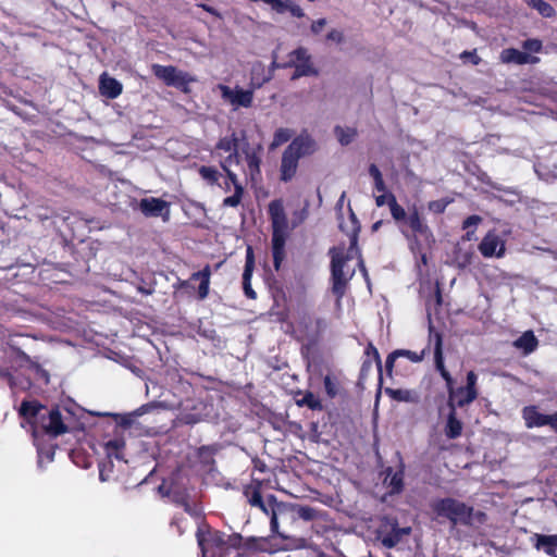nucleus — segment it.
<instances>
[{"instance_id": "nucleus-2", "label": "nucleus", "mask_w": 557, "mask_h": 557, "mask_svg": "<svg viewBox=\"0 0 557 557\" xmlns=\"http://www.w3.org/2000/svg\"><path fill=\"white\" fill-rule=\"evenodd\" d=\"M18 413L27 422L35 425L33 435L38 441V434L41 431L52 437H57L67 432L59 409L47 410L37 400H23Z\"/></svg>"}, {"instance_id": "nucleus-15", "label": "nucleus", "mask_w": 557, "mask_h": 557, "mask_svg": "<svg viewBox=\"0 0 557 557\" xmlns=\"http://www.w3.org/2000/svg\"><path fill=\"white\" fill-rule=\"evenodd\" d=\"M299 158L289 149H285L281 161V180L289 182L296 174Z\"/></svg>"}, {"instance_id": "nucleus-52", "label": "nucleus", "mask_w": 557, "mask_h": 557, "mask_svg": "<svg viewBox=\"0 0 557 557\" xmlns=\"http://www.w3.org/2000/svg\"><path fill=\"white\" fill-rule=\"evenodd\" d=\"M323 383L326 394L332 398L335 397L337 394V387L336 384L333 382L332 377L330 375H326L323 380Z\"/></svg>"}, {"instance_id": "nucleus-4", "label": "nucleus", "mask_w": 557, "mask_h": 557, "mask_svg": "<svg viewBox=\"0 0 557 557\" xmlns=\"http://www.w3.org/2000/svg\"><path fill=\"white\" fill-rule=\"evenodd\" d=\"M431 508L437 517L449 520L453 527H473L483 523L486 518L484 512L475 511L472 506L453 497L436 499L431 504Z\"/></svg>"}, {"instance_id": "nucleus-59", "label": "nucleus", "mask_w": 557, "mask_h": 557, "mask_svg": "<svg viewBox=\"0 0 557 557\" xmlns=\"http://www.w3.org/2000/svg\"><path fill=\"white\" fill-rule=\"evenodd\" d=\"M286 11H289L292 13V15L296 16V17L304 16L302 9L299 5L289 3V0L286 1V9L284 10V12H286Z\"/></svg>"}, {"instance_id": "nucleus-39", "label": "nucleus", "mask_w": 557, "mask_h": 557, "mask_svg": "<svg viewBox=\"0 0 557 557\" xmlns=\"http://www.w3.org/2000/svg\"><path fill=\"white\" fill-rule=\"evenodd\" d=\"M293 136V131L289 128H278L275 131L271 148L278 147L287 143Z\"/></svg>"}, {"instance_id": "nucleus-27", "label": "nucleus", "mask_w": 557, "mask_h": 557, "mask_svg": "<svg viewBox=\"0 0 557 557\" xmlns=\"http://www.w3.org/2000/svg\"><path fill=\"white\" fill-rule=\"evenodd\" d=\"M430 337L434 341V359L435 368L440 373L446 372L443 358V339L440 333L432 334V327H430Z\"/></svg>"}, {"instance_id": "nucleus-29", "label": "nucleus", "mask_w": 557, "mask_h": 557, "mask_svg": "<svg viewBox=\"0 0 557 557\" xmlns=\"http://www.w3.org/2000/svg\"><path fill=\"white\" fill-rule=\"evenodd\" d=\"M245 148H243V153L245 154V159L247 162V166L249 169V173L251 178L253 180L256 175L260 174V163L261 159L258 153L249 148V144L245 143Z\"/></svg>"}, {"instance_id": "nucleus-8", "label": "nucleus", "mask_w": 557, "mask_h": 557, "mask_svg": "<svg viewBox=\"0 0 557 557\" xmlns=\"http://www.w3.org/2000/svg\"><path fill=\"white\" fill-rule=\"evenodd\" d=\"M288 65L295 67L292 79L318 74V72L311 65L310 55L305 48H298L290 53Z\"/></svg>"}, {"instance_id": "nucleus-11", "label": "nucleus", "mask_w": 557, "mask_h": 557, "mask_svg": "<svg viewBox=\"0 0 557 557\" xmlns=\"http://www.w3.org/2000/svg\"><path fill=\"white\" fill-rule=\"evenodd\" d=\"M223 98L227 99L232 104L243 108H249L253 100V89H242L236 87L231 89L227 86H221Z\"/></svg>"}, {"instance_id": "nucleus-48", "label": "nucleus", "mask_w": 557, "mask_h": 557, "mask_svg": "<svg viewBox=\"0 0 557 557\" xmlns=\"http://www.w3.org/2000/svg\"><path fill=\"white\" fill-rule=\"evenodd\" d=\"M162 407V404L161 403H158V401H151V403H148V404H145L143 406H140L139 408H137L135 411H133V416L134 417H141L148 412H150L151 410L153 409H157V408H160Z\"/></svg>"}, {"instance_id": "nucleus-41", "label": "nucleus", "mask_w": 557, "mask_h": 557, "mask_svg": "<svg viewBox=\"0 0 557 557\" xmlns=\"http://www.w3.org/2000/svg\"><path fill=\"white\" fill-rule=\"evenodd\" d=\"M244 195V187L242 185H236V188H234V194L230 197L224 198L223 206L224 207H237L243 198Z\"/></svg>"}, {"instance_id": "nucleus-7", "label": "nucleus", "mask_w": 557, "mask_h": 557, "mask_svg": "<svg viewBox=\"0 0 557 557\" xmlns=\"http://www.w3.org/2000/svg\"><path fill=\"white\" fill-rule=\"evenodd\" d=\"M152 72L168 86L183 87L195 82V78L191 77L188 73L180 71L171 65L153 64Z\"/></svg>"}, {"instance_id": "nucleus-10", "label": "nucleus", "mask_w": 557, "mask_h": 557, "mask_svg": "<svg viewBox=\"0 0 557 557\" xmlns=\"http://www.w3.org/2000/svg\"><path fill=\"white\" fill-rule=\"evenodd\" d=\"M287 149L300 159L314 153L318 150V144L314 138L305 131L292 140Z\"/></svg>"}, {"instance_id": "nucleus-5", "label": "nucleus", "mask_w": 557, "mask_h": 557, "mask_svg": "<svg viewBox=\"0 0 557 557\" xmlns=\"http://www.w3.org/2000/svg\"><path fill=\"white\" fill-rule=\"evenodd\" d=\"M268 213L272 227V256L273 265L276 271L281 269V264L286 257L285 243L288 237V220L281 199L272 200L269 203Z\"/></svg>"}, {"instance_id": "nucleus-16", "label": "nucleus", "mask_w": 557, "mask_h": 557, "mask_svg": "<svg viewBox=\"0 0 557 557\" xmlns=\"http://www.w3.org/2000/svg\"><path fill=\"white\" fill-rule=\"evenodd\" d=\"M500 59L504 63L528 64L533 63L537 58L518 49L509 48L502 51Z\"/></svg>"}, {"instance_id": "nucleus-63", "label": "nucleus", "mask_w": 557, "mask_h": 557, "mask_svg": "<svg viewBox=\"0 0 557 557\" xmlns=\"http://www.w3.org/2000/svg\"><path fill=\"white\" fill-rule=\"evenodd\" d=\"M460 57L461 59H470L473 64H479V62L481 61V59L476 55L475 52L463 51L460 54Z\"/></svg>"}, {"instance_id": "nucleus-28", "label": "nucleus", "mask_w": 557, "mask_h": 557, "mask_svg": "<svg viewBox=\"0 0 557 557\" xmlns=\"http://www.w3.org/2000/svg\"><path fill=\"white\" fill-rule=\"evenodd\" d=\"M385 394L388 395L392 399L396 401L403 403H418L419 396L416 392L410 389H401V388H385Z\"/></svg>"}, {"instance_id": "nucleus-1", "label": "nucleus", "mask_w": 557, "mask_h": 557, "mask_svg": "<svg viewBox=\"0 0 557 557\" xmlns=\"http://www.w3.org/2000/svg\"><path fill=\"white\" fill-rule=\"evenodd\" d=\"M339 227L349 237V248L345 252L342 247H333L330 249L331 261V281L332 293L336 296L339 302L344 297L349 281L355 275V268L348 264V261L355 257H360L358 248V235L360 232V223L356 214L350 210L349 220L346 224L341 223Z\"/></svg>"}, {"instance_id": "nucleus-22", "label": "nucleus", "mask_w": 557, "mask_h": 557, "mask_svg": "<svg viewBox=\"0 0 557 557\" xmlns=\"http://www.w3.org/2000/svg\"><path fill=\"white\" fill-rule=\"evenodd\" d=\"M522 416L529 429L546 425L547 414L539 412L535 406L524 407Z\"/></svg>"}, {"instance_id": "nucleus-57", "label": "nucleus", "mask_w": 557, "mask_h": 557, "mask_svg": "<svg viewBox=\"0 0 557 557\" xmlns=\"http://www.w3.org/2000/svg\"><path fill=\"white\" fill-rule=\"evenodd\" d=\"M308 215L307 209H302L300 211L294 212V220L292 222V228L297 227L300 223H302Z\"/></svg>"}, {"instance_id": "nucleus-23", "label": "nucleus", "mask_w": 557, "mask_h": 557, "mask_svg": "<svg viewBox=\"0 0 557 557\" xmlns=\"http://www.w3.org/2000/svg\"><path fill=\"white\" fill-rule=\"evenodd\" d=\"M410 533V527L399 528L395 524L392 527L391 532L382 537L381 543L386 548H393L401 541L403 536L409 535Z\"/></svg>"}, {"instance_id": "nucleus-3", "label": "nucleus", "mask_w": 557, "mask_h": 557, "mask_svg": "<svg viewBox=\"0 0 557 557\" xmlns=\"http://www.w3.org/2000/svg\"><path fill=\"white\" fill-rule=\"evenodd\" d=\"M201 557H244L238 549L244 539L238 533L224 534L199 527L196 533Z\"/></svg>"}, {"instance_id": "nucleus-61", "label": "nucleus", "mask_w": 557, "mask_h": 557, "mask_svg": "<svg viewBox=\"0 0 557 557\" xmlns=\"http://www.w3.org/2000/svg\"><path fill=\"white\" fill-rule=\"evenodd\" d=\"M325 25H326V20L319 18L312 23L311 30L314 34H319Z\"/></svg>"}, {"instance_id": "nucleus-53", "label": "nucleus", "mask_w": 557, "mask_h": 557, "mask_svg": "<svg viewBox=\"0 0 557 557\" xmlns=\"http://www.w3.org/2000/svg\"><path fill=\"white\" fill-rule=\"evenodd\" d=\"M0 379L7 381L11 389L16 388V379L11 374V372L8 369L0 368Z\"/></svg>"}, {"instance_id": "nucleus-19", "label": "nucleus", "mask_w": 557, "mask_h": 557, "mask_svg": "<svg viewBox=\"0 0 557 557\" xmlns=\"http://www.w3.org/2000/svg\"><path fill=\"white\" fill-rule=\"evenodd\" d=\"M388 207L393 219L399 226L400 232L405 236H407L405 223L408 219L409 213H407L405 209L397 202L396 197L392 193L388 194Z\"/></svg>"}, {"instance_id": "nucleus-56", "label": "nucleus", "mask_w": 557, "mask_h": 557, "mask_svg": "<svg viewBox=\"0 0 557 557\" xmlns=\"http://www.w3.org/2000/svg\"><path fill=\"white\" fill-rule=\"evenodd\" d=\"M523 48L530 52H539L542 49V42L537 39H528L523 42Z\"/></svg>"}, {"instance_id": "nucleus-42", "label": "nucleus", "mask_w": 557, "mask_h": 557, "mask_svg": "<svg viewBox=\"0 0 557 557\" xmlns=\"http://www.w3.org/2000/svg\"><path fill=\"white\" fill-rule=\"evenodd\" d=\"M453 395H454V406L455 408L456 407H465L469 404H471L472 401H466V399H468V389H465L463 387H458L456 389L453 391Z\"/></svg>"}, {"instance_id": "nucleus-47", "label": "nucleus", "mask_w": 557, "mask_h": 557, "mask_svg": "<svg viewBox=\"0 0 557 557\" xmlns=\"http://www.w3.org/2000/svg\"><path fill=\"white\" fill-rule=\"evenodd\" d=\"M240 163V154L238 151V148L235 151L230 152V154L221 161V168L226 169L231 168L233 164H239Z\"/></svg>"}, {"instance_id": "nucleus-9", "label": "nucleus", "mask_w": 557, "mask_h": 557, "mask_svg": "<svg viewBox=\"0 0 557 557\" xmlns=\"http://www.w3.org/2000/svg\"><path fill=\"white\" fill-rule=\"evenodd\" d=\"M405 230H408L414 235L417 238H421L426 243L433 242V234L424 219L419 214L418 209L412 207L409 210L408 219L405 223Z\"/></svg>"}, {"instance_id": "nucleus-38", "label": "nucleus", "mask_w": 557, "mask_h": 557, "mask_svg": "<svg viewBox=\"0 0 557 557\" xmlns=\"http://www.w3.org/2000/svg\"><path fill=\"white\" fill-rule=\"evenodd\" d=\"M476 380L478 376L473 371L467 373V385L462 387L468 389V401H474L478 397Z\"/></svg>"}, {"instance_id": "nucleus-17", "label": "nucleus", "mask_w": 557, "mask_h": 557, "mask_svg": "<svg viewBox=\"0 0 557 557\" xmlns=\"http://www.w3.org/2000/svg\"><path fill=\"white\" fill-rule=\"evenodd\" d=\"M447 404L450 410L445 425V435L450 440H455L461 435L462 423L457 419L454 401H448Z\"/></svg>"}, {"instance_id": "nucleus-21", "label": "nucleus", "mask_w": 557, "mask_h": 557, "mask_svg": "<svg viewBox=\"0 0 557 557\" xmlns=\"http://www.w3.org/2000/svg\"><path fill=\"white\" fill-rule=\"evenodd\" d=\"M211 270L209 265H206L202 270L191 274L188 281H200L198 287V297L203 300L209 294Z\"/></svg>"}, {"instance_id": "nucleus-62", "label": "nucleus", "mask_w": 557, "mask_h": 557, "mask_svg": "<svg viewBox=\"0 0 557 557\" xmlns=\"http://www.w3.org/2000/svg\"><path fill=\"white\" fill-rule=\"evenodd\" d=\"M223 170L227 175V182L232 183L234 185V188H236V185H242L237 180V175L234 172H232L230 168Z\"/></svg>"}, {"instance_id": "nucleus-24", "label": "nucleus", "mask_w": 557, "mask_h": 557, "mask_svg": "<svg viewBox=\"0 0 557 557\" xmlns=\"http://www.w3.org/2000/svg\"><path fill=\"white\" fill-rule=\"evenodd\" d=\"M537 345L539 341L532 331H525L513 342V346L522 350L524 355L533 352L537 348Z\"/></svg>"}, {"instance_id": "nucleus-64", "label": "nucleus", "mask_w": 557, "mask_h": 557, "mask_svg": "<svg viewBox=\"0 0 557 557\" xmlns=\"http://www.w3.org/2000/svg\"><path fill=\"white\" fill-rule=\"evenodd\" d=\"M546 425H549L557 433V412L547 414Z\"/></svg>"}, {"instance_id": "nucleus-40", "label": "nucleus", "mask_w": 557, "mask_h": 557, "mask_svg": "<svg viewBox=\"0 0 557 557\" xmlns=\"http://www.w3.org/2000/svg\"><path fill=\"white\" fill-rule=\"evenodd\" d=\"M200 176L209 184H216L221 174L212 166H201L199 169Z\"/></svg>"}, {"instance_id": "nucleus-20", "label": "nucleus", "mask_w": 557, "mask_h": 557, "mask_svg": "<svg viewBox=\"0 0 557 557\" xmlns=\"http://www.w3.org/2000/svg\"><path fill=\"white\" fill-rule=\"evenodd\" d=\"M272 79L271 71H265L262 63H256L251 67L250 87L255 89L261 88L265 83Z\"/></svg>"}, {"instance_id": "nucleus-12", "label": "nucleus", "mask_w": 557, "mask_h": 557, "mask_svg": "<svg viewBox=\"0 0 557 557\" xmlns=\"http://www.w3.org/2000/svg\"><path fill=\"white\" fill-rule=\"evenodd\" d=\"M479 250L485 258H499L504 255L505 247L499 236L490 232L480 243Z\"/></svg>"}, {"instance_id": "nucleus-35", "label": "nucleus", "mask_w": 557, "mask_h": 557, "mask_svg": "<svg viewBox=\"0 0 557 557\" xmlns=\"http://www.w3.org/2000/svg\"><path fill=\"white\" fill-rule=\"evenodd\" d=\"M238 141H239V138L236 136L235 133H233L231 136H225L223 138H221L215 148L218 150H223L225 152H232V151H235L237 148H238Z\"/></svg>"}, {"instance_id": "nucleus-55", "label": "nucleus", "mask_w": 557, "mask_h": 557, "mask_svg": "<svg viewBox=\"0 0 557 557\" xmlns=\"http://www.w3.org/2000/svg\"><path fill=\"white\" fill-rule=\"evenodd\" d=\"M441 376L445 380L446 386L448 389V401H454L453 391L454 388V380L448 371L441 373Z\"/></svg>"}, {"instance_id": "nucleus-37", "label": "nucleus", "mask_w": 557, "mask_h": 557, "mask_svg": "<svg viewBox=\"0 0 557 557\" xmlns=\"http://www.w3.org/2000/svg\"><path fill=\"white\" fill-rule=\"evenodd\" d=\"M37 445V454H38V461L37 465L39 468H42L44 461L52 462L54 459V448L52 446L45 447L40 446L38 443Z\"/></svg>"}, {"instance_id": "nucleus-58", "label": "nucleus", "mask_w": 557, "mask_h": 557, "mask_svg": "<svg viewBox=\"0 0 557 557\" xmlns=\"http://www.w3.org/2000/svg\"><path fill=\"white\" fill-rule=\"evenodd\" d=\"M482 221L481 216L473 214L469 215L462 223L463 230H469L470 227H475Z\"/></svg>"}, {"instance_id": "nucleus-34", "label": "nucleus", "mask_w": 557, "mask_h": 557, "mask_svg": "<svg viewBox=\"0 0 557 557\" xmlns=\"http://www.w3.org/2000/svg\"><path fill=\"white\" fill-rule=\"evenodd\" d=\"M528 5L535 9L542 16L552 17L555 14L554 8L544 0H523Z\"/></svg>"}, {"instance_id": "nucleus-32", "label": "nucleus", "mask_w": 557, "mask_h": 557, "mask_svg": "<svg viewBox=\"0 0 557 557\" xmlns=\"http://www.w3.org/2000/svg\"><path fill=\"white\" fill-rule=\"evenodd\" d=\"M125 447V441L122 437H115L104 444V450L108 457L122 459L121 451Z\"/></svg>"}, {"instance_id": "nucleus-26", "label": "nucleus", "mask_w": 557, "mask_h": 557, "mask_svg": "<svg viewBox=\"0 0 557 557\" xmlns=\"http://www.w3.org/2000/svg\"><path fill=\"white\" fill-rule=\"evenodd\" d=\"M292 510L295 520L301 519L306 522L314 521L320 518V511L310 506L292 504Z\"/></svg>"}, {"instance_id": "nucleus-31", "label": "nucleus", "mask_w": 557, "mask_h": 557, "mask_svg": "<svg viewBox=\"0 0 557 557\" xmlns=\"http://www.w3.org/2000/svg\"><path fill=\"white\" fill-rule=\"evenodd\" d=\"M244 496L247 503L252 507L262 505L263 497L261 495V488L259 484H250L246 486L244 490Z\"/></svg>"}, {"instance_id": "nucleus-54", "label": "nucleus", "mask_w": 557, "mask_h": 557, "mask_svg": "<svg viewBox=\"0 0 557 557\" xmlns=\"http://www.w3.org/2000/svg\"><path fill=\"white\" fill-rule=\"evenodd\" d=\"M399 350H394L393 352H391L386 360H385V369H386V372L388 375H392V372H393V368H394V363H395V360L397 358H399Z\"/></svg>"}, {"instance_id": "nucleus-43", "label": "nucleus", "mask_w": 557, "mask_h": 557, "mask_svg": "<svg viewBox=\"0 0 557 557\" xmlns=\"http://www.w3.org/2000/svg\"><path fill=\"white\" fill-rule=\"evenodd\" d=\"M280 502L276 499L274 495H268V497L262 499L261 506H256V508H259L262 512H264L267 516L271 518L273 515V509L275 505H278Z\"/></svg>"}, {"instance_id": "nucleus-25", "label": "nucleus", "mask_w": 557, "mask_h": 557, "mask_svg": "<svg viewBox=\"0 0 557 557\" xmlns=\"http://www.w3.org/2000/svg\"><path fill=\"white\" fill-rule=\"evenodd\" d=\"M535 544L537 549L544 550L549 556H556L557 550V535H542L534 534Z\"/></svg>"}, {"instance_id": "nucleus-49", "label": "nucleus", "mask_w": 557, "mask_h": 557, "mask_svg": "<svg viewBox=\"0 0 557 557\" xmlns=\"http://www.w3.org/2000/svg\"><path fill=\"white\" fill-rule=\"evenodd\" d=\"M398 350H399L400 357L408 358L410 361L416 362V363L422 361L424 358V350H422L421 352H416V351H411V350H407V349H398Z\"/></svg>"}, {"instance_id": "nucleus-14", "label": "nucleus", "mask_w": 557, "mask_h": 557, "mask_svg": "<svg viewBox=\"0 0 557 557\" xmlns=\"http://www.w3.org/2000/svg\"><path fill=\"white\" fill-rule=\"evenodd\" d=\"M139 209L146 216H160L165 214L169 215V203L160 198H144L139 202Z\"/></svg>"}, {"instance_id": "nucleus-18", "label": "nucleus", "mask_w": 557, "mask_h": 557, "mask_svg": "<svg viewBox=\"0 0 557 557\" xmlns=\"http://www.w3.org/2000/svg\"><path fill=\"white\" fill-rule=\"evenodd\" d=\"M99 89L102 96L109 99H115L122 92V84L113 77L102 74L100 77Z\"/></svg>"}, {"instance_id": "nucleus-30", "label": "nucleus", "mask_w": 557, "mask_h": 557, "mask_svg": "<svg viewBox=\"0 0 557 557\" xmlns=\"http://www.w3.org/2000/svg\"><path fill=\"white\" fill-rule=\"evenodd\" d=\"M334 135L342 146H348L357 137V129L354 127H343L336 125L334 127Z\"/></svg>"}, {"instance_id": "nucleus-51", "label": "nucleus", "mask_w": 557, "mask_h": 557, "mask_svg": "<svg viewBox=\"0 0 557 557\" xmlns=\"http://www.w3.org/2000/svg\"><path fill=\"white\" fill-rule=\"evenodd\" d=\"M251 275H246V273H243V288L245 295L250 299H256L257 295L256 292L251 288L250 284Z\"/></svg>"}, {"instance_id": "nucleus-46", "label": "nucleus", "mask_w": 557, "mask_h": 557, "mask_svg": "<svg viewBox=\"0 0 557 557\" xmlns=\"http://www.w3.org/2000/svg\"><path fill=\"white\" fill-rule=\"evenodd\" d=\"M450 203V200H447V199H438V200H433V201H430L429 205H428V208L431 212H434V213H443L446 209V207Z\"/></svg>"}, {"instance_id": "nucleus-45", "label": "nucleus", "mask_w": 557, "mask_h": 557, "mask_svg": "<svg viewBox=\"0 0 557 557\" xmlns=\"http://www.w3.org/2000/svg\"><path fill=\"white\" fill-rule=\"evenodd\" d=\"M366 355L368 357H372L373 360L375 361V364L377 367L379 374H380V382H381L382 381V361H381V357H380L377 349L371 343L366 348Z\"/></svg>"}, {"instance_id": "nucleus-36", "label": "nucleus", "mask_w": 557, "mask_h": 557, "mask_svg": "<svg viewBox=\"0 0 557 557\" xmlns=\"http://www.w3.org/2000/svg\"><path fill=\"white\" fill-rule=\"evenodd\" d=\"M297 405L307 406L312 410L322 409L321 400L311 392H307L301 399L297 400Z\"/></svg>"}, {"instance_id": "nucleus-33", "label": "nucleus", "mask_w": 557, "mask_h": 557, "mask_svg": "<svg viewBox=\"0 0 557 557\" xmlns=\"http://www.w3.org/2000/svg\"><path fill=\"white\" fill-rule=\"evenodd\" d=\"M216 449L214 446H201L198 449L199 461L210 471L214 465V454Z\"/></svg>"}, {"instance_id": "nucleus-6", "label": "nucleus", "mask_w": 557, "mask_h": 557, "mask_svg": "<svg viewBox=\"0 0 557 557\" xmlns=\"http://www.w3.org/2000/svg\"><path fill=\"white\" fill-rule=\"evenodd\" d=\"M295 521L292 504L280 502L278 505L274 506L273 515L270 520V529L272 533L277 534L281 539L288 540L290 535L285 529L281 530L280 527Z\"/></svg>"}, {"instance_id": "nucleus-44", "label": "nucleus", "mask_w": 557, "mask_h": 557, "mask_svg": "<svg viewBox=\"0 0 557 557\" xmlns=\"http://www.w3.org/2000/svg\"><path fill=\"white\" fill-rule=\"evenodd\" d=\"M268 540L264 539V537H249L246 540L245 542V546L247 548H256V549H260V550H270L268 548Z\"/></svg>"}, {"instance_id": "nucleus-60", "label": "nucleus", "mask_w": 557, "mask_h": 557, "mask_svg": "<svg viewBox=\"0 0 557 557\" xmlns=\"http://www.w3.org/2000/svg\"><path fill=\"white\" fill-rule=\"evenodd\" d=\"M327 40L341 44L344 40V35L341 30L332 29L326 36Z\"/></svg>"}, {"instance_id": "nucleus-13", "label": "nucleus", "mask_w": 557, "mask_h": 557, "mask_svg": "<svg viewBox=\"0 0 557 557\" xmlns=\"http://www.w3.org/2000/svg\"><path fill=\"white\" fill-rule=\"evenodd\" d=\"M399 459V469L394 471L393 468L388 467L385 469L384 483L389 488L391 494H399L404 490V471L405 466L403 463L399 453L396 454Z\"/></svg>"}, {"instance_id": "nucleus-50", "label": "nucleus", "mask_w": 557, "mask_h": 557, "mask_svg": "<svg viewBox=\"0 0 557 557\" xmlns=\"http://www.w3.org/2000/svg\"><path fill=\"white\" fill-rule=\"evenodd\" d=\"M253 267H255L253 251H252V248L249 246L246 251V262H245L244 273H246L247 276L252 275Z\"/></svg>"}]
</instances>
